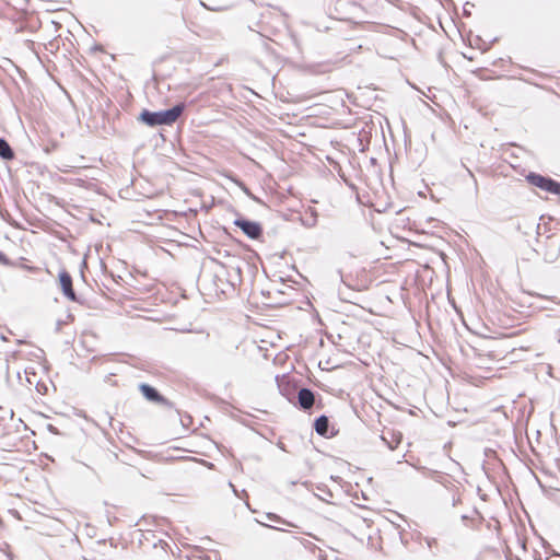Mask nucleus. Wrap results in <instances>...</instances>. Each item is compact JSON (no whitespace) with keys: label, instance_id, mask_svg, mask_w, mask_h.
Masks as SVG:
<instances>
[{"label":"nucleus","instance_id":"1","mask_svg":"<svg viewBox=\"0 0 560 560\" xmlns=\"http://www.w3.org/2000/svg\"><path fill=\"white\" fill-rule=\"evenodd\" d=\"M184 110V103H178L168 109L159 112H150L148 109H143L139 116V120L150 127L163 125L171 126L179 118Z\"/></svg>","mask_w":560,"mask_h":560},{"label":"nucleus","instance_id":"2","mask_svg":"<svg viewBox=\"0 0 560 560\" xmlns=\"http://www.w3.org/2000/svg\"><path fill=\"white\" fill-rule=\"evenodd\" d=\"M537 235L535 252L541 255L546 262H555L560 256V236L557 234L542 236L539 224L537 225Z\"/></svg>","mask_w":560,"mask_h":560},{"label":"nucleus","instance_id":"3","mask_svg":"<svg viewBox=\"0 0 560 560\" xmlns=\"http://www.w3.org/2000/svg\"><path fill=\"white\" fill-rule=\"evenodd\" d=\"M359 2H335V13L331 16L340 21L355 22L360 18Z\"/></svg>","mask_w":560,"mask_h":560},{"label":"nucleus","instance_id":"4","mask_svg":"<svg viewBox=\"0 0 560 560\" xmlns=\"http://www.w3.org/2000/svg\"><path fill=\"white\" fill-rule=\"evenodd\" d=\"M139 390L141 392L143 397L151 402L162 405L167 408L173 407L172 402L168 399H166L163 395H161L159 393V390L156 388H154L153 386H151L149 384L141 383L139 385Z\"/></svg>","mask_w":560,"mask_h":560},{"label":"nucleus","instance_id":"5","mask_svg":"<svg viewBox=\"0 0 560 560\" xmlns=\"http://www.w3.org/2000/svg\"><path fill=\"white\" fill-rule=\"evenodd\" d=\"M234 224L240 228L245 235L252 240H257L262 234V228L258 222L250 221L244 218H238L234 221Z\"/></svg>","mask_w":560,"mask_h":560},{"label":"nucleus","instance_id":"6","mask_svg":"<svg viewBox=\"0 0 560 560\" xmlns=\"http://www.w3.org/2000/svg\"><path fill=\"white\" fill-rule=\"evenodd\" d=\"M59 283L63 295L70 301L75 302L77 295L73 289L72 277L67 270L59 272Z\"/></svg>","mask_w":560,"mask_h":560},{"label":"nucleus","instance_id":"7","mask_svg":"<svg viewBox=\"0 0 560 560\" xmlns=\"http://www.w3.org/2000/svg\"><path fill=\"white\" fill-rule=\"evenodd\" d=\"M298 402L301 409L310 410L315 404V394L310 388L303 387L298 392Z\"/></svg>","mask_w":560,"mask_h":560},{"label":"nucleus","instance_id":"8","mask_svg":"<svg viewBox=\"0 0 560 560\" xmlns=\"http://www.w3.org/2000/svg\"><path fill=\"white\" fill-rule=\"evenodd\" d=\"M381 438L389 450H395L401 443L402 434L395 431H384Z\"/></svg>","mask_w":560,"mask_h":560},{"label":"nucleus","instance_id":"9","mask_svg":"<svg viewBox=\"0 0 560 560\" xmlns=\"http://www.w3.org/2000/svg\"><path fill=\"white\" fill-rule=\"evenodd\" d=\"M314 429L317 434L322 436H328L329 431V419L328 417L322 415L314 422Z\"/></svg>","mask_w":560,"mask_h":560},{"label":"nucleus","instance_id":"10","mask_svg":"<svg viewBox=\"0 0 560 560\" xmlns=\"http://www.w3.org/2000/svg\"><path fill=\"white\" fill-rule=\"evenodd\" d=\"M551 177H547V176H542L540 174H537V173H529L527 176H526V179L527 182L535 186V187H538L540 189L544 188L545 184H547V182L550 179Z\"/></svg>","mask_w":560,"mask_h":560},{"label":"nucleus","instance_id":"11","mask_svg":"<svg viewBox=\"0 0 560 560\" xmlns=\"http://www.w3.org/2000/svg\"><path fill=\"white\" fill-rule=\"evenodd\" d=\"M0 158L7 161L14 159V151L8 141L0 137Z\"/></svg>","mask_w":560,"mask_h":560},{"label":"nucleus","instance_id":"12","mask_svg":"<svg viewBox=\"0 0 560 560\" xmlns=\"http://www.w3.org/2000/svg\"><path fill=\"white\" fill-rule=\"evenodd\" d=\"M542 190L548 191L553 195L560 196V183L550 178L547 184H545Z\"/></svg>","mask_w":560,"mask_h":560},{"label":"nucleus","instance_id":"13","mask_svg":"<svg viewBox=\"0 0 560 560\" xmlns=\"http://www.w3.org/2000/svg\"><path fill=\"white\" fill-rule=\"evenodd\" d=\"M199 5L203 10H209V11H214V12L224 11V10L229 9L226 5L211 7L208 4V2H205V1L199 2Z\"/></svg>","mask_w":560,"mask_h":560},{"label":"nucleus","instance_id":"14","mask_svg":"<svg viewBox=\"0 0 560 560\" xmlns=\"http://www.w3.org/2000/svg\"><path fill=\"white\" fill-rule=\"evenodd\" d=\"M545 304L541 306L544 310H555V305L560 306V301H557L556 299H546Z\"/></svg>","mask_w":560,"mask_h":560},{"label":"nucleus","instance_id":"15","mask_svg":"<svg viewBox=\"0 0 560 560\" xmlns=\"http://www.w3.org/2000/svg\"><path fill=\"white\" fill-rule=\"evenodd\" d=\"M469 175L471 176V178L474 179V187H475V194L477 195L478 194V183H477V179L476 177L474 176L472 172L470 170H467Z\"/></svg>","mask_w":560,"mask_h":560},{"label":"nucleus","instance_id":"16","mask_svg":"<svg viewBox=\"0 0 560 560\" xmlns=\"http://www.w3.org/2000/svg\"><path fill=\"white\" fill-rule=\"evenodd\" d=\"M470 5V7H474V2H465L464 4V13L465 14H469V9H467V7Z\"/></svg>","mask_w":560,"mask_h":560},{"label":"nucleus","instance_id":"17","mask_svg":"<svg viewBox=\"0 0 560 560\" xmlns=\"http://www.w3.org/2000/svg\"><path fill=\"white\" fill-rule=\"evenodd\" d=\"M0 261H5V256L3 253L0 252Z\"/></svg>","mask_w":560,"mask_h":560}]
</instances>
